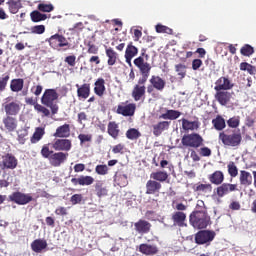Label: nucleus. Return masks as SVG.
I'll return each instance as SVG.
<instances>
[{"label":"nucleus","instance_id":"1","mask_svg":"<svg viewBox=\"0 0 256 256\" xmlns=\"http://www.w3.org/2000/svg\"><path fill=\"white\" fill-rule=\"evenodd\" d=\"M135 67L139 69L142 77L138 79V83L134 86L132 90V97L134 101H141L142 98L145 97V93L147 91L145 83H147V79H149V75H151L152 67L148 64H144L143 59L141 58L135 60Z\"/></svg>","mask_w":256,"mask_h":256},{"label":"nucleus","instance_id":"2","mask_svg":"<svg viewBox=\"0 0 256 256\" xmlns=\"http://www.w3.org/2000/svg\"><path fill=\"white\" fill-rule=\"evenodd\" d=\"M219 141L224 147H239L243 142L241 131L233 130L231 132L222 131L218 136Z\"/></svg>","mask_w":256,"mask_h":256},{"label":"nucleus","instance_id":"3","mask_svg":"<svg viewBox=\"0 0 256 256\" xmlns=\"http://www.w3.org/2000/svg\"><path fill=\"white\" fill-rule=\"evenodd\" d=\"M190 224L194 229H207L211 225V217L206 211H194L189 216Z\"/></svg>","mask_w":256,"mask_h":256},{"label":"nucleus","instance_id":"4","mask_svg":"<svg viewBox=\"0 0 256 256\" xmlns=\"http://www.w3.org/2000/svg\"><path fill=\"white\" fill-rule=\"evenodd\" d=\"M57 99H59V94L55 89H46L41 98L42 105L49 107V109H51L52 115H57V113H59V105L55 103Z\"/></svg>","mask_w":256,"mask_h":256},{"label":"nucleus","instance_id":"5","mask_svg":"<svg viewBox=\"0 0 256 256\" xmlns=\"http://www.w3.org/2000/svg\"><path fill=\"white\" fill-rule=\"evenodd\" d=\"M2 109L6 116L17 117L21 113V102L13 101V97L9 96L4 99Z\"/></svg>","mask_w":256,"mask_h":256},{"label":"nucleus","instance_id":"6","mask_svg":"<svg viewBox=\"0 0 256 256\" xmlns=\"http://www.w3.org/2000/svg\"><path fill=\"white\" fill-rule=\"evenodd\" d=\"M47 41L50 47L56 49V51H61V49L67 51V49L71 48V44L63 34H54Z\"/></svg>","mask_w":256,"mask_h":256},{"label":"nucleus","instance_id":"7","mask_svg":"<svg viewBox=\"0 0 256 256\" xmlns=\"http://www.w3.org/2000/svg\"><path fill=\"white\" fill-rule=\"evenodd\" d=\"M203 141V136L199 133L186 134L181 139L183 147H190L192 149H199V147H202Z\"/></svg>","mask_w":256,"mask_h":256},{"label":"nucleus","instance_id":"8","mask_svg":"<svg viewBox=\"0 0 256 256\" xmlns=\"http://www.w3.org/2000/svg\"><path fill=\"white\" fill-rule=\"evenodd\" d=\"M17 165H19V160H17L15 155L7 153L6 155L2 156V161H0V169L2 171H13V169H17Z\"/></svg>","mask_w":256,"mask_h":256},{"label":"nucleus","instance_id":"9","mask_svg":"<svg viewBox=\"0 0 256 256\" xmlns=\"http://www.w3.org/2000/svg\"><path fill=\"white\" fill-rule=\"evenodd\" d=\"M216 235L217 233L213 230H200L195 234V243H197V245L211 243Z\"/></svg>","mask_w":256,"mask_h":256},{"label":"nucleus","instance_id":"10","mask_svg":"<svg viewBox=\"0 0 256 256\" xmlns=\"http://www.w3.org/2000/svg\"><path fill=\"white\" fill-rule=\"evenodd\" d=\"M9 200L16 203V205H27L33 201V196L18 191L9 195Z\"/></svg>","mask_w":256,"mask_h":256},{"label":"nucleus","instance_id":"11","mask_svg":"<svg viewBox=\"0 0 256 256\" xmlns=\"http://www.w3.org/2000/svg\"><path fill=\"white\" fill-rule=\"evenodd\" d=\"M73 143L71 140L62 138V139H56L53 144L52 148L54 151L62 152V153H69V150L72 149Z\"/></svg>","mask_w":256,"mask_h":256},{"label":"nucleus","instance_id":"12","mask_svg":"<svg viewBox=\"0 0 256 256\" xmlns=\"http://www.w3.org/2000/svg\"><path fill=\"white\" fill-rule=\"evenodd\" d=\"M233 191H237V184L222 182L216 189H214V193L220 198L229 195V193H233Z\"/></svg>","mask_w":256,"mask_h":256},{"label":"nucleus","instance_id":"13","mask_svg":"<svg viewBox=\"0 0 256 256\" xmlns=\"http://www.w3.org/2000/svg\"><path fill=\"white\" fill-rule=\"evenodd\" d=\"M235 87V84L229 79V77L221 76L215 82L214 91H231Z\"/></svg>","mask_w":256,"mask_h":256},{"label":"nucleus","instance_id":"14","mask_svg":"<svg viewBox=\"0 0 256 256\" xmlns=\"http://www.w3.org/2000/svg\"><path fill=\"white\" fill-rule=\"evenodd\" d=\"M68 158V152H54L50 157L49 163L52 165V167H61V165H63Z\"/></svg>","mask_w":256,"mask_h":256},{"label":"nucleus","instance_id":"15","mask_svg":"<svg viewBox=\"0 0 256 256\" xmlns=\"http://www.w3.org/2000/svg\"><path fill=\"white\" fill-rule=\"evenodd\" d=\"M163 188V185H161V182H157L155 180H148L146 182V195H155V197H159V193H161V189Z\"/></svg>","mask_w":256,"mask_h":256},{"label":"nucleus","instance_id":"16","mask_svg":"<svg viewBox=\"0 0 256 256\" xmlns=\"http://www.w3.org/2000/svg\"><path fill=\"white\" fill-rule=\"evenodd\" d=\"M2 123L4 125V129L8 131V133L17 131V127L19 125V121L16 116H5L2 119Z\"/></svg>","mask_w":256,"mask_h":256},{"label":"nucleus","instance_id":"17","mask_svg":"<svg viewBox=\"0 0 256 256\" xmlns=\"http://www.w3.org/2000/svg\"><path fill=\"white\" fill-rule=\"evenodd\" d=\"M137 109V105L135 103H130L128 105H118L116 113L118 115H123V117H133L135 115V111Z\"/></svg>","mask_w":256,"mask_h":256},{"label":"nucleus","instance_id":"18","mask_svg":"<svg viewBox=\"0 0 256 256\" xmlns=\"http://www.w3.org/2000/svg\"><path fill=\"white\" fill-rule=\"evenodd\" d=\"M138 251L142 253V255L153 256L159 253V247L155 244L143 243L139 245Z\"/></svg>","mask_w":256,"mask_h":256},{"label":"nucleus","instance_id":"19","mask_svg":"<svg viewBox=\"0 0 256 256\" xmlns=\"http://www.w3.org/2000/svg\"><path fill=\"white\" fill-rule=\"evenodd\" d=\"M152 225L147 220L140 219L136 223H134V229L136 233L140 235H146L151 231Z\"/></svg>","mask_w":256,"mask_h":256},{"label":"nucleus","instance_id":"20","mask_svg":"<svg viewBox=\"0 0 256 256\" xmlns=\"http://www.w3.org/2000/svg\"><path fill=\"white\" fill-rule=\"evenodd\" d=\"M139 53V48L133 45V42H130L125 50V59L126 63L128 65H131V61H133V57H137V54Z\"/></svg>","mask_w":256,"mask_h":256},{"label":"nucleus","instance_id":"21","mask_svg":"<svg viewBox=\"0 0 256 256\" xmlns=\"http://www.w3.org/2000/svg\"><path fill=\"white\" fill-rule=\"evenodd\" d=\"M71 136V126L69 124H64L62 126H59L55 133L53 134V137H56V139H67V137Z\"/></svg>","mask_w":256,"mask_h":256},{"label":"nucleus","instance_id":"22","mask_svg":"<svg viewBox=\"0 0 256 256\" xmlns=\"http://www.w3.org/2000/svg\"><path fill=\"white\" fill-rule=\"evenodd\" d=\"M215 99L220 105L225 106L231 102V93L227 90H219L215 93Z\"/></svg>","mask_w":256,"mask_h":256},{"label":"nucleus","instance_id":"23","mask_svg":"<svg viewBox=\"0 0 256 256\" xmlns=\"http://www.w3.org/2000/svg\"><path fill=\"white\" fill-rule=\"evenodd\" d=\"M171 220L173 225L177 227H185V221H187V214L185 212L176 211L172 214Z\"/></svg>","mask_w":256,"mask_h":256},{"label":"nucleus","instance_id":"24","mask_svg":"<svg viewBox=\"0 0 256 256\" xmlns=\"http://www.w3.org/2000/svg\"><path fill=\"white\" fill-rule=\"evenodd\" d=\"M71 183L75 186L80 185L82 187H85L93 185V183H95V178H93L92 176L81 175L78 178H72Z\"/></svg>","mask_w":256,"mask_h":256},{"label":"nucleus","instance_id":"25","mask_svg":"<svg viewBox=\"0 0 256 256\" xmlns=\"http://www.w3.org/2000/svg\"><path fill=\"white\" fill-rule=\"evenodd\" d=\"M169 127H171V121H160L152 126L153 135L159 137L163 131L169 130Z\"/></svg>","mask_w":256,"mask_h":256},{"label":"nucleus","instance_id":"26","mask_svg":"<svg viewBox=\"0 0 256 256\" xmlns=\"http://www.w3.org/2000/svg\"><path fill=\"white\" fill-rule=\"evenodd\" d=\"M77 88V97L79 99H88L89 95H91V84L84 83L82 85L76 84Z\"/></svg>","mask_w":256,"mask_h":256},{"label":"nucleus","instance_id":"27","mask_svg":"<svg viewBox=\"0 0 256 256\" xmlns=\"http://www.w3.org/2000/svg\"><path fill=\"white\" fill-rule=\"evenodd\" d=\"M201 127V122L199 118H196L194 121H189L185 118L182 119V129L184 131H197Z\"/></svg>","mask_w":256,"mask_h":256},{"label":"nucleus","instance_id":"28","mask_svg":"<svg viewBox=\"0 0 256 256\" xmlns=\"http://www.w3.org/2000/svg\"><path fill=\"white\" fill-rule=\"evenodd\" d=\"M107 91V88L105 87V79L98 78L94 82V93L97 95V97H103Z\"/></svg>","mask_w":256,"mask_h":256},{"label":"nucleus","instance_id":"29","mask_svg":"<svg viewBox=\"0 0 256 256\" xmlns=\"http://www.w3.org/2000/svg\"><path fill=\"white\" fill-rule=\"evenodd\" d=\"M208 179L212 185H221L225 181V174L221 170H216L208 176Z\"/></svg>","mask_w":256,"mask_h":256},{"label":"nucleus","instance_id":"30","mask_svg":"<svg viewBox=\"0 0 256 256\" xmlns=\"http://www.w3.org/2000/svg\"><path fill=\"white\" fill-rule=\"evenodd\" d=\"M149 82H150V85H153L156 91H163V89H165V86L167 85V82H165L163 78L155 75L151 76Z\"/></svg>","mask_w":256,"mask_h":256},{"label":"nucleus","instance_id":"31","mask_svg":"<svg viewBox=\"0 0 256 256\" xmlns=\"http://www.w3.org/2000/svg\"><path fill=\"white\" fill-rule=\"evenodd\" d=\"M95 193L99 199L102 197H107L109 195V190L104 186L103 181L97 180L94 185Z\"/></svg>","mask_w":256,"mask_h":256},{"label":"nucleus","instance_id":"32","mask_svg":"<svg viewBox=\"0 0 256 256\" xmlns=\"http://www.w3.org/2000/svg\"><path fill=\"white\" fill-rule=\"evenodd\" d=\"M23 87H25V80L22 78H15L10 82V91H12V93H19L23 91Z\"/></svg>","mask_w":256,"mask_h":256},{"label":"nucleus","instance_id":"33","mask_svg":"<svg viewBox=\"0 0 256 256\" xmlns=\"http://www.w3.org/2000/svg\"><path fill=\"white\" fill-rule=\"evenodd\" d=\"M31 249L34 253H42L43 250L47 249V240L36 239L31 243Z\"/></svg>","mask_w":256,"mask_h":256},{"label":"nucleus","instance_id":"34","mask_svg":"<svg viewBox=\"0 0 256 256\" xmlns=\"http://www.w3.org/2000/svg\"><path fill=\"white\" fill-rule=\"evenodd\" d=\"M106 57H108L107 64L110 67H113L115 63H117V59H119V54L113 50V48H106L105 49Z\"/></svg>","mask_w":256,"mask_h":256},{"label":"nucleus","instance_id":"35","mask_svg":"<svg viewBox=\"0 0 256 256\" xmlns=\"http://www.w3.org/2000/svg\"><path fill=\"white\" fill-rule=\"evenodd\" d=\"M239 181L240 184L244 185L245 187H249V185L253 183V176L248 171L241 170Z\"/></svg>","mask_w":256,"mask_h":256},{"label":"nucleus","instance_id":"36","mask_svg":"<svg viewBox=\"0 0 256 256\" xmlns=\"http://www.w3.org/2000/svg\"><path fill=\"white\" fill-rule=\"evenodd\" d=\"M150 179L158 183H165V181L169 179V174H167L165 171L152 172L150 174Z\"/></svg>","mask_w":256,"mask_h":256},{"label":"nucleus","instance_id":"37","mask_svg":"<svg viewBox=\"0 0 256 256\" xmlns=\"http://www.w3.org/2000/svg\"><path fill=\"white\" fill-rule=\"evenodd\" d=\"M212 125L216 131H223V129L227 127L225 118H223L221 115H217L216 118L212 120Z\"/></svg>","mask_w":256,"mask_h":256},{"label":"nucleus","instance_id":"38","mask_svg":"<svg viewBox=\"0 0 256 256\" xmlns=\"http://www.w3.org/2000/svg\"><path fill=\"white\" fill-rule=\"evenodd\" d=\"M181 117V112L179 110H167L166 113L160 115L159 119H169L170 121H175Z\"/></svg>","mask_w":256,"mask_h":256},{"label":"nucleus","instance_id":"39","mask_svg":"<svg viewBox=\"0 0 256 256\" xmlns=\"http://www.w3.org/2000/svg\"><path fill=\"white\" fill-rule=\"evenodd\" d=\"M119 125L115 123V121H111L108 123V135L112 137L113 139H117L119 137Z\"/></svg>","mask_w":256,"mask_h":256},{"label":"nucleus","instance_id":"40","mask_svg":"<svg viewBox=\"0 0 256 256\" xmlns=\"http://www.w3.org/2000/svg\"><path fill=\"white\" fill-rule=\"evenodd\" d=\"M193 190L196 193H211L213 191V186L211 184L198 183L193 186Z\"/></svg>","mask_w":256,"mask_h":256},{"label":"nucleus","instance_id":"41","mask_svg":"<svg viewBox=\"0 0 256 256\" xmlns=\"http://www.w3.org/2000/svg\"><path fill=\"white\" fill-rule=\"evenodd\" d=\"M43 135H45V128L37 127L30 139L31 143H39L43 139Z\"/></svg>","mask_w":256,"mask_h":256},{"label":"nucleus","instance_id":"42","mask_svg":"<svg viewBox=\"0 0 256 256\" xmlns=\"http://www.w3.org/2000/svg\"><path fill=\"white\" fill-rule=\"evenodd\" d=\"M30 17L33 23H39L47 19V14H43L39 10H34L30 13Z\"/></svg>","mask_w":256,"mask_h":256},{"label":"nucleus","instance_id":"43","mask_svg":"<svg viewBox=\"0 0 256 256\" xmlns=\"http://www.w3.org/2000/svg\"><path fill=\"white\" fill-rule=\"evenodd\" d=\"M7 5L9 7L10 13L15 15V13L19 12V9H21V1L19 0H8Z\"/></svg>","mask_w":256,"mask_h":256},{"label":"nucleus","instance_id":"44","mask_svg":"<svg viewBox=\"0 0 256 256\" xmlns=\"http://www.w3.org/2000/svg\"><path fill=\"white\" fill-rule=\"evenodd\" d=\"M27 135H29L27 128H21L17 131V141L20 145H25V141H27L25 137H27Z\"/></svg>","mask_w":256,"mask_h":256},{"label":"nucleus","instance_id":"45","mask_svg":"<svg viewBox=\"0 0 256 256\" xmlns=\"http://www.w3.org/2000/svg\"><path fill=\"white\" fill-rule=\"evenodd\" d=\"M126 137L130 141H137V139L141 137V132H139L136 128H130L126 131Z\"/></svg>","mask_w":256,"mask_h":256},{"label":"nucleus","instance_id":"46","mask_svg":"<svg viewBox=\"0 0 256 256\" xmlns=\"http://www.w3.org/2000/svg\"><path fill=\"white\" fill-rule=\"evenodd\" d=\"M175 71L180 79H185L187 76V66L185 64H176Z\"/></svg>","mask_w":256,"mask_h":256},{"label":"nucleus","instance_id":"47","mask_svg":"<svg viewBox=\"0 0 256 256\" xmlns=\"http://www.w3.org/2000/svg\"><path fill=\"white\" fill-rule=\"evenodd\" d=\"M38 11H40L41 13H51V11L55 10V6H53V4L49 3H40L37 6Z\"/></svg>","mask_w":256,"mask_h":256},{"label":"nucleus","instance_id":"48","mask_svg":"<svg viewBox=\"0 0 256 256\" xmlns=\"http://www.w3.org/2000/svg\"><path fill=\"white\" fill-rule=\"evenodd\" d=\"M240 53L241 55H243L244 57H251V55H253V53H255V49L253 48V46L249 45V44H245L244 46H242V48L240 49Z\"/></svg>","mask_w":256,"mask_h":256},{"label":"nucleus","instance_id":"49","mask_svg":"<svg viewBox=\"0 0 256 256\" xmlns=\"http://www.w3.org/2000/svg\"><path fill=\"white\" fill-rule=\"evenodd\" d=\"M40 153L44 159H48V161H50L51 155H53L55 152H53V150L49 149V144H44L42 146Z\"/></svg>","mask_w":256,"mask_h":256},{"label":"nucleus","instance_id":"50","mask_svg":"<svg viewBox=\"0 0 256 256\" xmlns=\"http://www.w3.org/2000/svg\"><path fill=\"white\" fill-rule=\"evenodd\" d=\"M10 79L11 76L9 74H3V76L0 77V93H3V91L7 89V85Z\"/></svg>","mask_w":256,"mask_h":256},{"label":"nucleus","instance_id":"51","mask_svg":"<svg viewBox=\"0 0 256 256\" xmlns=\"http://www.w3.org/2000/svg\"><path fill=\"white\" fill-rule=\"evenodd\" d=\"M227 167L230 177H237V175H239V169L237 168V165H235V162H229Z\"/></svg>","mask_w":256,"mask_h":256},{"label":"nucleus","instance_id":"52","mask_svg":"<svg viewBox=\"0 0 256 256\" xmlns=\"http://www.w3.org/2000/svg\"><path fill=\"white\" fill-rule=\"evenodd\" d=\"M35 111H37V113H42L43 117H49V115H51V111H49V109H47V107L41 105V104H36L34 106Z\"/></svg>","mask_w":256,"mask_h":256},{"label":"nucleus","instance_id":"53","mask_svg":"<svg viewBox=\"0 0 256 256\" xmlns=\"http://www.w3.org/2000/svg\"><path fill=\"white\" fill-rule=\"evenodd\" d=\"M116 181L118 182L119 187H127V185H129L127 174H120L117 176Z\"/></svg>","mask_w":256,"mask_h":256},{"label":"nucleus","instance_id":"54","mask_svg":"<svg viewBox=\"0 0 256 256\" xmlns=\"http://www.w3.org/2000/svg\"><path fill=\"white\" fill-rule=\"evenodd\" d=\"M156 33H167L168 35H172L173 29H171L167 26L158 24V25H156Z\"/></svg>","mask_w":256,"mask_h":256},{"label":"nucleus","instance_id":"55","mask_svg":"<svg viewBox=\"0 0 256 256\" xmlns=\"http://www.w3.org/2000/svg\"><path fill=\"white\" fill-rule=\"evenodd\" d=\"M78 139L80 145H83L84 143H91V141H93V136L91 134H79Z\"/></svg>","mask_w":256,"mask_h":256},{"label":"nucleus","instance_id":"56","mask_svg":"<svg viewBox=\"0 0 256 256\" xmlns=\"http://www.w3.org/2000/svg\"><path fill=\"white\" fill-rule=\"evenodd\" d=\"M95 173H97V175H107V173H109V167H107V165H97L95 167Z\"/></svg>","mask_w":256,"mask_h":256},{"label":"nucleus","instance_id":"57","mask_svg":"<svg viewBox=\"0 0 256 256\" xmlns=\"http://www.w3.org/2000/svg\"><path fill=\"white\" fill-rule=\"evenodd\" d=\"M30 31L34 35H43V33H45V25L33 26V27H31Z\"/></svg>","mask_w":256,"mask_h":256},{"label":"nucleus","instance_id":"58","mask_svg":"<svg viewBox=\"0 0 256 256\" xmlns=\"http://www.w3.org/2000/svg\"><path fill=\"white\" fill-rule=\"evenodd\" d=\"M240 123L241 120H239V117H232L227 121L228 127H231L232 129H237Z\"/></svg>","mask_w":256,"mask_h":256},{"label":"nucleus","instance_id":"59","mask_svg":"<svg viewBox=\"0 0 256 256\" xmlns=\"http://www.w3.org/2000/svg\"><path fill=\"white\" fill-rule=\"evenodd\" d=\"M83 201V194H74L70 198L72 205H79Z\"/></svg>","mask_w":256,"mask_h":256},{"label":"nucleus","instance_id":"60","mask_svg":"<svg viewBox=\"0 0 256 256\" xmlns=\"http://www.w3.org/2000/svg\"><path fill=\"white\" fill-rule=\"evenodd\" d=\"M87 47H88L87 53H90V55H97L99 53V48L95 46V44H92L91 42H89L87 44Z\"/></svg>","mask_w":256,"mask_h":256},{"label":"nucleus","instance_id":"61","mask_svg":"<svg viewBox=\"0 0 256 256\" xmlns=\"http://www.w3.org/2000/svg\"><path fill=\"white\" fill-rule=\"evenodd\" d=\"M125 151V145L123 144H117L112 148V153H114V155H117V153H120L121 155H123Z\"/></svg>","mask_w":256,"mask_h":256},{"label":"nucleus","instance_id":"62","mask_svg":"<svg viewBox=\"0 0 256 256\" xmlns=\"http://www.w3.org/2000/svg\"><path fill=\"white\" fill-rule=\"evenodd\" d=\"M30 91H31V93H33V95H35L36 97H39V95H41V93H43V86H41V85L33 86L30 89Z\"/></svg>","mask_w":256,"mask_h":256},{"label":"nucleus","instance_id":"63","mask_svg":"<svg viewBox=\"0 0 256 256\" xmlns=\"http://www.w3.org/2000/svg\"><path fill=\"white\" fill-rule=\"evenodd\" d=\"M203 66V60L201 59H194L192 61V69L193 71L199 70Z\"/></svg>","mask_w":256,"mask_h":256},{"label":"nucleus","instance_id":"64","mask_svg":"<svg viewBox=\"0 0 256 256\" xmlns=\"http://www.w3.org/2000/svg\"><path fill=\"white\" fill-rule=\"evenodd\" d=\"M211 148L209 147H202L200 148V155L201 157H211Z\"/></svg>","mask_w":256,"mask_h":256}]
</instances>
